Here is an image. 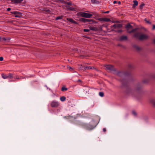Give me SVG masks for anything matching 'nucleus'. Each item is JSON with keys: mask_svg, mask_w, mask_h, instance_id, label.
Segmentation results:
<instances>
[{"mask_svg": "<svg viewBox=\"0 0 155 155\" xmlns=\"http://www.w3.org/2000/svg\"><path fill=\"white\" fill-rule=\"evenodd\" d=\"M128 77L126 78L125 82L122 81V88L125 89V93L127 95H131L137 97L142 92L143 84L148 83L150 79H155V74H152L147 77L144 78L141 82H138L135 84L133 88L129 87Z\"/></svg>", "mask_w": 155, "mask_h": 155, "instance_id": "nucleus-1", "label": "nucleus"}, {"mask_svg": "<svg viewBox=\"0 0 155 155\" xmlns=\"http://www.w3.org/2000/svg\"><path fill=\"white\" fill-rule=\"evenodd\" d=\"M105 67L106 68L111 71L113 72L114 74L117 75L120 78V81L122 84V81L125 82V80L129 75L130 74L128 72L117 71L115 68L111 65H106Z\"/></svg>", "mask_w": 155, "mask_h": 155, "instance_id": "nucleus-2", "label": "nucleus"}, {"mask_svg": "<svg viewBox=\"0 0 155 155\" xmlns=\"http://www.w3.org/2000/svg\"><path fill=\"white\" fill-rule=\"evenodd\" d=\"M134 36L135 38L138 39L140 40H145L148 38V36L147 35L142 34L141 32L137 31L134 32Z\"/></svg>", "mask_w": 155, "mask_h": 155, "instance_id": "nucleus-3", "label": "nucleus"}, {"mask_svg": "<svg viewBox=\"0 0 155 155\" xmlns=\"http://www.w3.org/2000/svg\"><path fill=\"white\" fill-rule=\"evenodd\" d=\"M79 125H81L84 128L87 130H92L96 126V125H94L92 124L91 123L89 124H86L82 122H79Z\"/></svg>", "mask_w": 155, "mask_h": 155, "instance_id": "nucleus-4", "label": "nucleus"}, {"mask_svg": "<svg viewBox=\"0 0 155 155\" xmlns=\"http://www.w3.org/2000/svg\"><path fill=\"white\" fill-rule=\"evenodd\" d=\"M125 28L127 29V32L129 33H133L134 34V32H135L137 31V28H135L134 29H132L130 31V29H131L133 28V26L131 25L130 24H128L126 25Z\"/></svg>", "mask_w": 155, "mask_h": 155, "instance_id": "nucleus-5", "label": "nucleus"}, {"mask_svg": "<svg viewBox=\"0 0 155 155\" xmlns=\"http://www.w3.org/2000/svg\"><path fill=\"white\" fill-rule=\"evenodd\" d=\"M91 12L92 13V14L90 13L82 12L81 14V15L83 17L91 18L92 16L93 15H97L96 13L94 12Z\"/></svg>", "mask_w": 155, "mask_h": 155, "instance_id": "nucleus-6", "label": "nucleus"}, {"mask_svg": "<svg viewBox=\"0 0 155 155\" xmlns=\"http://www.w3.org/2000/svg\"><path fill=\"white\" fill-rule=\"evenodd\" d=\"M122 25L120 24H115L111 26V28L113 31H116L115 29H117L121 28Z\"/></svg>", "mask_w": 155, "mask_h": 155, "instance_id": "nucleus-7", "label": "nucleus"}, {"mask_svg": "<svg viewBox=\"0 0 155 155\" xmlns=\"http://www.w3.org/2000/svg\"><path fill=\"white\" fill-rule=\"evenodd\" d=\"M10 12L11 14L15 15V17L16 18H20L22 16V14L19 12L13 11Z\"/></svg>", "mask_w": 155, "mask_h": 155, "instance_id": "nucleus-8", "label": "nucleus"}, {"mask_svg": "<svg viewBox=\"0 0 155 155\" xmlns=\"http://www.w3.org/2000/svg\"><path fill=\"white\" fill-rule=\"evenodd\" d=\"M80 20L84 23H88L89 24L93 23L94 21L92 19H87L83 18H81Z\"/></svg>", "mask_w": 155, "mask_h": 155, "instance_id": "nucleus-9", "label": "nucleus"}, {"mask_svg": "<svg viewBox=\"0 0 155 155\" xmlns=\"http://www.w3.org/2000/svg\"><path fill=\"white\" fill-rule=\"evenodd\" d=\"M59 105L58 102L55 101H53L51 103V106L52 107H57Z\"/></svg>", "mask_w": 155, "mask_h": 155, "instance_id": "nucleus-10", "label": "nucleus"}, {"mask_svg": "<svg viewBox=\"0 0 155 155\" xmlns=\"http://www.w3.org/2000/svg\"><path fill=\"white\" fill-rule=\"evenodd\" d=\"M133 47L136 50V51L138 52H140L142 50V48L137 45H134Z\"/></svg>", "mask_w": 155, "mask_h": 155, "instance_id": "nucleus-11", "label": "nucleus"}, {"mask_svg": "<svg viewBox=\"0 0 155 155\" xmlns=\"http://www.w3.org/2000/svg\"><path fill=\"white\" fill-rule=\"evenodd\" d=\"M127 39L128 37L127 36L124 35H122L120 37L119 40L120 41H123L127 40Z\"/></svg>", "mask_w": 155, "mask_h": 155, "instance_id": "nucleus-12", "label": "nucleus"}, {"mask_svg": "<svg viewBox=\"0 0 155 155\" xmlns=\"http://www.w3.org/2000/svg\"><path fill=\"white\" fill-rule=\"evenodd\" d=\"M84 69L83 71H85L86 70H87L89 69H92V68H94V67L93 66H84Z\"/></svg>", "mask_w": 155, "mask_h": 155, "instance_id": "nucleus-13", "label": "nucleus"}, {"mask_svg": "<svg viewBox=\"0 0 155 155\" xmlns=\"http://www.w3.org/2000/svg\"><path fill=\"white\" fill-rule=\"evenodd\" d=\"M22 1L23 0H12V2L17 4L21 3Z\"/></svg>", "mask_w": 155, "mask_h": 155, "instance_id": "nucleus-14", "label": "nucleus"}, {"mask_svg": "<svg viewBox=\"0 0 155 155\" xmlns=\"http://www.w3.org/2000/svg\"><path fill=\"white\" fill-rule=\"evenodd\" d=\"M67 20L68 21L74 24H76V22L74 20L72 19L71 18H67Z\"/></svg>", "mask_w": 155, "mask_h": 155, "instance_id": "nucleus-15", "label": "nucleus"}, {"mask_svg": "<svg viewBox=\"0 0 155 155\" xmlns=\"http://www.w3.org/2000/svg\"><path fill=\"white\" fill-rule=\"evenodd\" d=\"M101 20L103 21L107 22H108L110 21V19L106 18H102Z\"/></svg>", "mask_w": 155, "mask_h": 155, "instance_id": "nucleus-16", "label": "nucleus"}, {"mask_svg": "<svg viewBox=\"0 0 155 155\" xmlns=\"http://www.w3.org/2000/svg\"><path fill=\"white\" fill-rule=\"evenodd\" d=\"M151 103L153 106L155 107V98H153L151 100Z\"/></svg>", "mask_w": 155, "mask_h": 155, "instance_id": "nucleus-17", "label": "nucleus"}, {"mask_svg": "<svg viewBox=\"0 0 155 155\" xmlns=\"http://www.w3.org/2000/svg\"><path fill=\"white\" fill-rule=\"evenodd\" d=\"M133 2L134 3L133 5V7H135V6H137L138 5V2L137 1L134 0L133 1Z\"/></svg>", "mask_w": 155, "mask_h": 155, "instance_id": "nucleus-18", "label": "nucleus"}, {"mask_svg": "<svg viewBox=\"0 0 155 155\" xmlns=\"http://www.w3.org/2000/svg\"><path fill=\"white\" fill-rule=\"evenodd\" d=\"M2 77L4 79L8 78V75H7L4 74H2Z\"/></svg>", "mask_w": 155, "mask_h": 155, "instance_id": "nucleus-19", "label": "nucleus"}, {"mask_svg": "<svg viewBox=\"0 0 155 155\" xmlns=\"http://www.w3.org/2000/svg\"><path fill=\"white\" fill-rule=\"evenodd\" d=\"M8 78H9L10 79H12L14 77V76L11 73H9L8 74Z\"/></svg>", "mask_w": 155, "mask_h": 155, "instance_id": "nucleus-20", "label": "nucleus"}, {"mask_svg": "<svg viewBox=\"0 0 155 155\" xmlns=\"http://www.w3.org/2000/svg\"><path fill=\"white\" fill-rule=\"evenodd\" d=\"M60 99L62 101H64L66 100V97L64 96H62L60 97Z\"/></svg>", "mask_w": 155, "mask_h": 155, "instance_id": "nucleus-21", "label": "nucleus"}, {"mask_svg": "<svg viewBox=\"0 0 155 155\" xmlns=\"http://www.w3.org/2000/svg\"><path fill=\"white\" fill-rule=\"evenodd\" d=\"M89 28L90 30L93 31H96L97 30V28L95 27H90Z\"/></svg>", "mask_w": 155, "mask_h": 155, "instance_id": "nucleus-22", "label": "nucleus"}, {"mask_svg": "<svg viewBox=\"0 0 155 155\" xmlns=\"http://www.w3.org/2000/svg\"><path fill=\"white\" fill-rule=\"evenodd\" d=\"M67 8L68 9L70 10L71 11H74L75 10L74 8H72L70 6H68Z\"/></svg>", "mask_w": 155, "mask_h": 155, "instance_id": "nucleus-23", "label": "nucleus"}, {"mask_svg": "<svg viewBox=\"0 0 155 155\" xmlns=\"http://www.w3.org/2000/svg\"><path fill=\"white\" fill-rule=\"evenodd\" d=\"M128 68L129 69H132L134 68V66L132 64H129L128 65Z\"/></svg>", "mask_w": 155, "mask_h": 155, "instance_id": "nucleus-24", "label": "nucleus"}, {"mask_svg": "<svg viewBox=\"0 0 155 155\" xmlns=\"http://www.w3.org/2000/svg\"><path fill=\"white\" fill-rule=\"evenodd\" d=\"M68 90V88L65 87H62L61 88V91H66Z\"/></svg>", "mask_w": 155, "mask_h": 155, "instance_id": "nucleus-25", "label": "nucleus"}, {"mask_svg": "<svg viewBox=\"0 0 155 155\" xmlns=\"http://www.w3.org/2000/svg\"><path fill=\"white\" fill-rule=\"evenodd\" d=\"M99 95L101 97H103L104 96V94L102 92H100L99 93Z\"/></svg>", "mask_w": 155, "mask_h": 155, "instance_id": "nucleus-26", "label": "nucleus"}, {"mask_svg": "<svg viewBox=\"0 0 155 155\" xmlns=\"http://www.w3.org/2000/svg\"><path fill=\"white\" fill-rule=\"evenodd\" d=\"M132 114L135 116H136L137 115V113L135 111H134V110L132 112Z\"/></svg>", "mask_w": 155, "mask_h": 155, "instance_id": "nucleus-27", "label": "nucleus"}, {"mask_svg": "<svg viewBox=\"0 0 155 155\" xmlns=\"http://www.w3.org/2000/svg\"><path fill=\"white\" fill-rule=\"evenodd\" d=\"M62 18V17L61 16H58L56 18V20H58L59 19H61Z\"/></svg>", "mask_w": 155, "mask_h": 155, "instance_id": "nucleus-28", "label": "nucleus"}, {"mask_svg": "<svg viewBox=\"0 0 155 155\" xmlns=\"http://www.w3.org/2000/svg\"><path fill=\"white\" fill-rule=\"evenodd\" d=\"M13 78L15 79H21L18 76H14Z\"/></svg>", "mask_w": 155, "mask_h": 155, "instance_id": "nucleus-29", "label": "nucleus"}, {"mask_svg": "<svg viewBox=\"0 0 155 155\" xmlns=\"http://www.w3.org/2000/svg\"><path fill=\"white\" fill-rule=\"evenodd\" d=\"M59 1L62 3H66V2L64 0H59Z\"/></svg>", "mask_w": 155, "mask_h": 155, "instance_id": "nucleus-30", "label": "nucleus"}, {"mask_svg": "<svg viewBox=\"0 0 155 155\" xmlns=\"http://www.w3.org/2000/svg\"><path fill=\"white\" fill-rule=\"evenodd\" d=\"M3 39L5 41H9L10 39L9 38H4Z\"/></svg>", "mask_w": 155, "mask_h": 155, "instance_id": "nucleus-31", "label": "nucleus"}, {"mask_svg": "<svg viewBox=\"0 0 155 155\" xmlns=\"http://www.w3.org/2000/svg\"><path fill=\"white\" fill-rule=\"evenodd\" d=\"M84 31L85 32H88L89 31V30L88 29H84Z\"/></svg>", "mask_w": 155, "mask_h": 155, "instance_id": "nucleus-32", "label": "nucleus"}, {"mask_svg": "<svg viewBox=\"0 0 155 155\" xmlns=\"http://www.w3.org/2000/svg\"><path fill=\"white\" fill-rule=\"evenodd\" d=\"M145 21H146V22L148 24H150V22L149 21L147 20L146 19H145Z\"/></svg>", "mask_w": 155, "mask_h": 155, "instance_id": "nucleus-33", "label": "nucleus"}, {"mask_svg": "<svg viewBox=\"0 0 155 155\" xmlns=\"http://www.w3.org/2000/svg\"><path fill=\"white\" fill-rule=\"evenodd\" d=\"M122 30L121 29L118 30L117 31L116 30L115 32H118V33H120L122 32Z\"/></svg>", "mask_w": 155, "mask_h": 155, "instance_id": "nucleus-34", "label": "nucleus"}, {"mask_svg": "<svg viewBox=\"0 0 155 155\" xmlns=\"http://www.w3.org/2000/svg\"><path fill=\"white\" fill-rule=\"evenodd\" d=\"M3 60V58L2 57H0V61H2Z\"/></svg>", "mask_w": 155, "mask_h": 155, "instance_id": "nucleus-35", "label": "nucleus"}, {"mask_svg": "<svg viewBox=\"0 0 155 155\" xmlns=\"http://www.w3.org/2000/svg\"><path fill=\"white\" fill-rule=\"evenodd\" d=\"M99 3V2L96 0V1L95 2H94V3H95V4H98Z\"/></svg>", "mask_w": 155, "mask_h": 155, "instance_id": "nucleus-36", "label": "nucleus"}, {"mask_svg": "<svg viewBox=\"0 0 155 155\" xmlns=\"http://www.w3.org/2000/svg\"><path fill=\"white\" fill-rule=\"evenodd\" d=\"M144 4H141L140 6V8H142V7H143V6H144Z\"/></svg>", "mask_w": 155, "mask_h": 155, "instance_id": "nucleus-37", "label": "nucleus"}, {"mask_svg": "<svg viewBox=\"0 0 155 155\" xmlns=\"http://www.w3.org/2000/svg\"><path fill=\"white\" fill-rule=\"evenodd\" d=\"M66 3H67L68 5H70L71 4V3L70 2H66Z\"/></svg>", "mask_w": 155, "mask_h": 155, "instance_id": "nucleus-38", "label": "nucleus"}, {"mask_svg": "<svg viewBox=\"0 0 155 155\" xmlns=\"http://www.w3.org/2000/svg\"><path fill=\"white\" fill-rule=\"evenodd\" d=\"M103 131L104 132H105L106 131V128H104L103 129Z\"/></svg>", "mask_w": 155, "mask_h": 155, "instance_id": "nucleus-39", "label": "nucleus"}, {"mask_svg": "<svg viewBox=\"0 0 155 155\" xmlns=\"http://www.w3.org/2000/svg\"><path fill=\"white\" fill-rule=\"evenodd\" d=\"M11 10V8H8L7 9V10L8 11H10Z\"/></svg>", "mask_w": 155, "mask_h": 155, "instance_id": "nucleus-40", "label": "nucleus"}, {"mask_svg": "<svg viewBox=\"0 0 155 155\" xmlns=\"http://www.w3.org/2000/svg\"><path fill=\"white\" fill-rule=\"evenodd\" d=\"M92 3H94L95 2L96 0H91Z\"/></svg>", "mask_w": 155, "mask_h": 155, "instance_id": "nucleus-41", "label": "nucleus"}, {"mask_svg": "<svg viewBox=\"0 0 155 155\" xmlns=\"http://www.w3.org/2000/svg\"><path fill=\"white\" fill-rule=\"evenodd\" d=\"M46 12L48 13H50V11L49 10H46Z\"/></svg>", "mask_w": 155, "mask_h": 155, "instance_id": "nucleus-42", "label": "nucleus"}, {"mask_svg": "<svg viewBox=\"0 0 155 155\" xmlns=\"http://www.w3.org/2000/svg\"><path fill=\"white\" fill-rule=\"evenodd\" d=\"M153 29H155V25H153V28H152Z\"/></svg>", "mask_w": 155, "mask_h": 155, "instance_id": "nucleus-43", "label": "nucleus"}, {"mask_svg": "<svg viewBox=\"0 0 155 155\" xmlns=\"http://www.w3.org/2000/svg\"><path fill=\"white\" fill-rule=\"evenodd\" d=\"M117 3V1H114L113 2V3L114 4H116Z\"/></svg>", "mask_w": 155, "mask_h": 155, "instance_id": "nucleus-44", "label": "nucleus"}, {"mask_svg": "<svg viewBox=\"0 0 155 155\" xmlns=\"http://www.w3.org/2000/svg\"><path fill=\"white\" fill-rule=\"evenodd\" d=\"M109 12V11H106V12H104V13H108Z\"/></svg>", "mask_w": 155, "mask_h": 155, "instance_id": "nucleus-45", "label": "nucleus"}, {"mask_svg": "<svg viewBox=\"0 0 155 155\" xmlns=\"http://www.w3.org/2000/svg\"><path fill=\"white\" fill-rule=\"evenodd\" d=\"M118 4H121V2H120V1H119V2H118Z\"/></svg>", "mask_w": 155, "mask_h": 155, "instance_id": "nucleus-46", "label": "nucleus"}, {"mask_svg": "<svg viewBox=\"0 0 155 155\" xmlns=\"http://www.w3.org/2000/svg\"><path fill=\"white\" fill-rule=\"evenodd\" d=\"M81 58H83V57H84V56H83V55H81Z\"/></svg>", "mask_w": 155, "mask_h": 155, "instance_id": "nucleus-47", "label": "nucleus"}, {"mask_svg": "<svg viewBox=\"0 0 155 155\" xmlns=\"http://www.w3.org/2000/svg\"><path fill=\"white\" fill-rule=\"evenodd\" d=\"M154 42L155 43V39L154 40Z\"/></svg>", "mask_w": 155, "mask_h": 155, "instance_id": "nucleus-48", "label": "nucleus"}, {"mask_svg": "<svg viewBox=\"0 0 155 155\" xmlns=\"http://www.w3.org/2000/svg\"><path fill=\"white\" fill-rule=\"evenodd\" d=\"M70 69H71V67H70Z\"/></svg>", "mask_w": 155, "mask_h": 155, "instance_id": "nucleus-49", "label": "nucleus"}, {"mask_svg": "<svg viewBox=\"0 0 155 155\" xmlns=\"http://www.w3.org/2000/svg\"><path fill=\"white\" fill-rule=\"evenodd\" d=\"M79 81H81L80 80H79Z\"/></svg>", "mask_w": 155, "mask_h": 155, "instance_id": "nucleus-50", "label": "nucleus"}, {"mask_svg": "<svg viewBox=\"0 0 155 155\" xmlns=\"http://www.w3.org/2000/svg\"><path fill=\"white\" fill-rule=\"evenodd\" d=\"M64 117V118H66V117Z\"/></svg>", "mask_w": 155, "mask_h": 155, "instance_id": "nucleus-51", "label": "nucleus"}]
</instances>
